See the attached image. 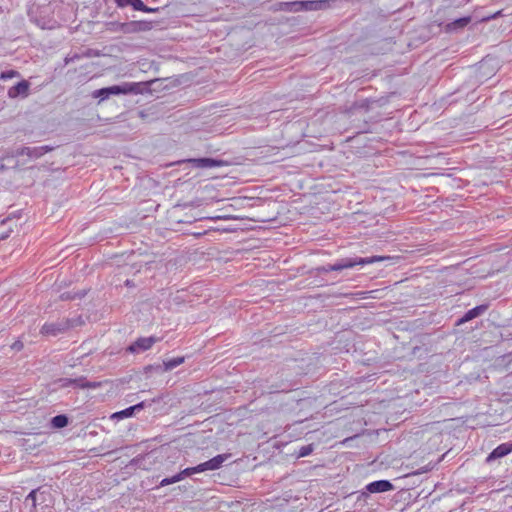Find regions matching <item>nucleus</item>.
<instances>
[{"label": "nucleus", "mask_w": 512, "mask_h": 512, "mask_svg": "<svg viewBox=\"0 0 512 512\" xmlns=\"http://www.w3.org/2000/svg\"><path fill=\"white\" fill-rule=\"evenodd\" d=\"M188 162L194 168H200V169L215 168V167H220V166L224 165V161L213 159V158H194V159H189Z\"/></svg>", "instance_id": "obj_4"}, {"label": "nucleus", "mask_w": 512, "mask_h": 512, "mask_svg": "<svg viewBox=\"0 0 512 512\" xmlns=\"http://www.w3.org/2000/svg\"><path fill=\"white\" fill-rule=\"evenodd\" d=\"M195 474L194 472H191L190 471V467L189 468H186L184 470H182L181 472H179L178 474H176L175 476L173 477H169V478H164L161 482H160V485L161 486H167V485H170V484H173V483H176L178 481H181L183 480L186 476H191Z\"/></svg>", "instance_id": "obj_13"}, {"label": "nucleus", "mask_w": 512, "mask_h": 512, "mask_svg": "<svg viewBox=\"0 0 512 512\" xmlns=\"http://www.w3.org/2000/svg\"><path fill=\"white\" fill-rule=\"evenodd\" d=\"M129 270H130V267L127 265L122 267L121 270L119 271V273L117 275H115V280L112 281L111 284L114 285L115 288H120L123 284L128 287L135 286L136 284L134 283L133 280L126 278L127 272Z\"/></svg>", "instance_id": "obj_7"}, {"label": "nucleus", "mask_w": 512, "mask_h": 512, "mask_svg": "<svg viewBox=\"0 0 512 512\" xmlns=\"http://www.w3.org/2000/svg\"><path fill=\"white\" fill-rule=\"evenodd\" d=\"M63 329L57 325V324H54V323H49V324H44L41 328V333L43 335H52V336H55L57 335L58 333H60Z\"/></svg>", "instance_id": "obj_16"}, {"label": "nucleus", "mask_w": 512, "mask_h": 512, "mask_svg": "<svg viewBox=\"0 0 512 512\" xmlns=\"http://www.w3.org/2000/svg\"><path fill=\"white\" fill-rule=\"evenodd\" d=\"M356 105L360 108H365L367 109L368 108V100L367 99H364L362 100L360 103H356Z\"/></svg>", "instance_id": "obj_27"}, {"label": "nucleus", "mask_w": 512, "mask_h": 512, "mask_svg": "<svg viewBox=\"0 0 512 512\" xmlns=\"http://www.w3.org/2000/svg\"><path fill=\"white\" fill-rule=\"evenodd\" d=\"M512 452V442L502 443L497 446L486 458V462L502 458Z\"/></svg>", "instance_id": "obj_6"}, {"label": "nucleus", "mask_w": 512, "mask_h": 512, "mask_svg": "<svg viewBox=\"0 0 512 512\" xmlns=\"http://www.w3.org/2000/svg\"><path fill=\"white\" fill-rule=\"evenodd\" d=\"M328 6L326 0H306L302 1L303 11H316L324 9Z\"/></svg>", "instance_id": "obj_12"}, {"label": "nucleus", "mask_w": 512, "mask_h": 512, "mask_svg": "<svg viewBox=\"0 0 512 512\" xmlns=\"http://www.w3.org/2000/svg\"><path fill=\"white\" fill-rule=\"evenodd\" d=\"M148 85L149 82H124L121 85H114L106 88L109 96L120 94H142L144 88Z\"/></svg>", "instance_id": "obj_2"}, {"label": "nucleus", "mask_w": 512, "mask_h": 512, "mask_svg": "<svg viewBox=\"0 0 512 512\" xmlns=\"http://www.w3.org/2000/svg\"><path fill=\"white\" fill-rule=\"evenodd\" d=\"M312 450H313L312 445H307V446L301 447V449L299 451V457H305V456L309 455L312 452Z\"/></svg>", "instance_id": "obj_22"}, {"label": "nucleus", "mask_w": 512, "mask_h": 512, "mask_svg": "<svg viewBox=\"0 0 512 512\" xmlns=\"http://www.w3.org/2000/svg\"><path fill=\"white\" fill-rule=\"evenodd\" d=\"M19 76H20L19 72L15 71V70H8V71H4L0 74V80L12 79L14 77H19Z\"/></svg>", "instance_id": "obj_21"}, {"label": "nucleus", "mask_w": 512, "mask_h": 512, "mask_svg": "<svg viewBox=\"0 0 512 512\" xmlns=\"http://www.w3.org/2000/svg\"><path fill=\"white\" fill-rule=\"evenodd\" d=\"M184 361H185V357H183V356H179V357H175V358H172V359L165 360L163 362L164 370L165 371L172 370L175 367L183 364Z\"/></svg>", "instance_id": "obj_17"}, {"label": "nucleus", "mask_w": 512, "mask_h": 512, "mask_svg": "<svg viewBox=\"0 0 512 512\" xmlns=\"http://www.w3.org/2000/svg\"><path fill=\"white\" fill-rule=\"evenodd\" d=\"M487 308H488L487 305H479V306H476V307L470 309L469 311H467L465 313V315L462 318H460L457 321V325H461L465 322H468V321L480 316L487 310Z\"/></svg>", "instance_id": "obj_10"}, {"label": "nucleus", "mask_w": 512, "mask_h": 512, "mask_svg": "<svg viewBox=\"0 0 512 512\" xmlns=\"http://www.w3.org/2000/svg\"><path fill=\"white\" fill-rule=\"evenodd\" d=\"M81 387H89V388H95L97 385L94 383H87V384H81Z\"/></svg>", "instance_id": "obj_28"}, {"label": "nucleus", "mask_w": 512, "mask_h": 512, "mask_svg": "<svg viewBox=\"0 0 512 512\" xmlns=\"http://www.w3.org/2000/svg\"><path fill=\"white\" fill-rule=\"evenodd\" d=\"M386 259H389V257L386 256H372V257H347V258H341L337 260L334 264H328L326 266H323L321 268L324 272H331V271H342L344 269H352L356 266H364L367 264H372L375 262H381Z\"/></svg>", "instance_id": "obj_1"}, {"label": "nucleus", "mask_w": 512, "mask_h": 512, "mask_svg": "<svg viewBox=\"0 0 512 512\" xmlns=\"http://www.w3.org/2000/svg\"><path fill=\"white\" fill-rule=\"evenodd\" d=\"M144 407V403L141 402V403H138L134 406H131V407H128L122 411H119V412H115L112 414L111 418L112 419H123V418H128V417H131L134 413V411L136 410H140Z\"/></svg>", "instance_id": "obj_14"}, {"label": "nucleus", "mask_w": 512, "mask_h": 512, "mask_svg": "<svg viewBox=\"0 0 512 512\" xmlns=\"http://www.w3.org/2000/svg\"><path fill=\"white\" fill-rule=\"evenodd\" d=\"M52 424L56 428H63L68 424V419L65 415H57L52 419Z\"/></svg>", "instance_id": "obj_18"}, {"label": "nucleus", "mask_w": 512, "mask_h": 512, "mask_svg": "<svg viewBox=\"0 0 512 512\" xmlns=\"http://www.w3.org/2000/svg\"><path fill=\"white\" fill-rule=\"evenodd\" d=\"M115 2L119 7L131 6V0H115Z\"/></svg>", "instance_id": "obj_26"}, {"label": "nucleus", "mask_w": 512, "mask_h": 512, "mask_svg": "<svg viewBox=\"0 0 512 512\" xmlns=\"http://www.w3.org/2000/svg\"><path fill=\"white\" fill-rule=\"evenodd\" d=\"M29 87H30L29 82L26 80H22L21 82L12 86L8 90V96L10 98H16L19 96L26 97L28 95Z\"/></svg>", "instance_id": "obj_8"}, {"label": "nucleus", "mask_w": 512, "mask_h": 512, "mask_svg": "<svg viewBox=\"0 0 512 512\" xmlns=\"http://www.w3.org/2000/svg\"><path fill=\"white\" fill-rule=\"evenodd\" d=\"M470 21H471L470 16L456 19L453 22L447 24V30L453 31V30L461 29V28L465 27L466 25H468L470 23Z\"/></svg>", "instance_id": "obj_15"}, {"label": "nucleus", "mask_w": 512, "mask_h": 512, "mask_svg": "<svg viewBox=\"0 0 512 512\" xmlns=\"http://www.w3.org/2000/svg\"><path fill=\"white\" fill-rule=\"evenodd\" d=\"M229 455L227 454H219L212 459L200 463L195 467H190V471L194 473H201L207 470H216L219 469L222 464L228 459Z\"/></svg>", "instance_id": "obj_3"}, {"label": "nucleus", "mask_w": 512, "mask_h": 512, "mask_svg": "<svg viewBox=\"0 0 512 512\" xmlns=\"http://www.w3.org/2000/svg\"><path fill=\"white\" fill-rule=\"evenodd\" d=\"M131 7L137 11L151 12L152 9H149L142 0H131Z\"/></svg>", "instance_id": "obj_19"}, {"label": "nucleus", "mask_w": 512, "mask_h": 512, "mask_svg": "<svg viewBox=\"0 0 512 512\" xmlns=\"http://www.w3.org/2000/svg\"><path fill=\"white\" fill-rule=\"evenodd\" d=\"M50 149L47 146L41 147H25L21 150L20 155H26L30 158H39Z\"/></svg>", "instance_id": "obj_11"}, {"label": "nucleus", "mask_w": 512, "mask_h": 512, "mask_svg": "<svg viewBox=\"0 0 512 512\" xmlns=\"http://www.w3.org/2000/svg\"><path fill=\"white\" fill-rule=\"evenodd\" d=\"M36 493L37 490H32L27 496V500H31L34 507L36 506Z\"/></svg>", "instance_id": "obj_25"}, {"label": "nucleus", "mask_w": 512, "mask_h": 512, "mask_svg": "<svg viewBox=\"0 0 512 512\" xmlns=\"http://www.w3.org/2000/svg\"><path fill=\"white\" fill-rule=\"evenodd\" d=\"M92 96L94 98H100V101H103L105 99H107L109 97V94L107 92V88H101V89H98V90H95L93 93H92Z\"/></svg>", "instance_id": "obj_20"}, {"label": "nucleus", "mask_w": 512, "mask_h": 512, "mask_svg": "<svg viewBox=\"0 0 512 512\" xmlns=\"http://www.w3.org/2000/svg\"><path fill=\"white\" fill-rule=\"evenodd\" d=\"M299 11H303L302 1H292L290 12H299Z\"/></svg>", "instance_id": "obj_23"}, {"label": "nucleus", "mask_w": 512, "mask_h": 512, "mask_svg": "<svg viewBox=\"0 0 512 512\" xmlns=\"http://www.w3.org/2000/svg\"><path fill=\"white\" fill-rule=\"evenodd\" d=\"M278 5H279L280 10L287 11V12H290V10H291V2H281Z\"/></svg>", "instance_id": "obj_24"}, {"label": "nucleus", "mask_w": 512, "mask_h": 512, "mask_svg": "<svg viewBox=\"0 0 512 512\" xmlns=\"http://www.w3.org/2000/svg\"><path fill=\"white\" fill-rule=\"evenodd\" d=\"M158 339L154 337H143L137 339L132 345L128 347V351L131 353L146 351L150 349Z\"/></svg>", "instance_id": "obj_5"}, {"label": "nucleus", "mask_w": 512, "mask_h": 512, "mask_svg": "<svg viewBox=\"0 0 512 512\" xmlns=\"http://www.w3.org/2000/svg\"><path fill=\"white\" fill-rule=\"evenodd\" d=\"M366 489L370 493L387 492L393 489V485L388 480H378L369 483Z\"/></svg>", "instance_id": "obj_9"}]
</instances>
